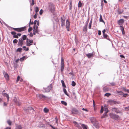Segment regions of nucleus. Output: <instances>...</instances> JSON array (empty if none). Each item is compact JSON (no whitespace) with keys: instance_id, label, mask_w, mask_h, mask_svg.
Segmentation results:
<instances>
[{"instance_id":"nucleus-1","label":"nucleus","mask_w":129,"mask_h":129,"mask_svg":"<svg viewBox=\"0 0 129 129\" xmlns=\"http://www.w3.org/2000/svg\"><path fill=\"white\" fill-rule=\"evenodd\" d=\"M48 9L52 13H53L55 11V6L52 3H50L49 4Z\"/></svg>"},{"instance_id":"nucleus-2","label":"nucleus","mask_w":129,"mask_h":129,"mask_svg":"<svg viewBox=\"0 0 129 129\" xmlns=\"http://www.w3.org/2000/svg\"><path fill=\"white\" fill-rule=\"evenodd\" d=\"M13 29L14 30L18 32H20L25 31L26 29V26H24L20 28H13Z\"/></svg>"},{"instance_id":"nucleus-3","label":"nucleus","mask_w":129,"mask_h":129,"mask_svg":"<svg viewBox=\"0 0 129 129\" xmlns=\"http://www.w3.org/2000/svg\"><path fill=\"white\" fill-rule=\"evenodd\" d=\"M109 115L111 118L115 120H117L119 118V116L118 115L115 114L110 113Z\"/></svg>"},{"instance_id":"nucleus-4","label":"nucleus","mask_w":129,"mask_h":129,"mask_svg":"<svg viewBox=\"0 0 129 129\" xmlns=\"http://www.w3.org/2000/svg\"><path fill=\"white\" fill-rule=\"evenodd\" d=\"M60 67L61 71V72H62L63 71L64 67V61L63 57L61 58Z\"/></svg>"},{"instance_id":"nucleus-5","label":"nucleus","mask_w":129,"mask_h":129,"mask_svg":"<svg viewBox=\"0 0 129 129\" xmlns=\"http://www.w3.org/2000/svg\"><path fill=\"white\" fill-rule=\"evenodd\" d=\"M26 46H29L32 45V43H33V41L32 40L27 38L26 39Z\"/></svg>"},{"instance_id":"nucleus-6","label":"nucleus","mask_w":129,"mask_h":129,"mask_svg":"<svg viewBox=\"0 0 129 129\" xmlns=\"http://www.w3.org/2000/svg\"><path fill=\"white\" fill-rule=\"evenodd\" d=\"M61 26L63 27L65 25V18L63 16V17H61Z\"/></svg>"},{"instance_id":"nucleus-7","label":"nucleus","mask_w":129,"mask_h":129,"mask_svg":"<svg viewBox=\"0 0 129 129\" xmlns=\"http://www.w3.org/2000/svg\"><path fill=\"white\" fill-rule=\"evenodd\" d=\"M70 22L68 20H67L66 22V27L68 31H69V27L70 25Z\"/></svg>"},{"instance_id":"nucleus-8","label":"nucleus","mask_w":129,"mask_h":129,"mask_svg":"<svg viewBox=\"0 0 129 129\" xmlns=\"http://www.w3.org/2000/svg\"><path fill=\"white\" fill-rule=\"evenodd\" d=\"M91 122L95 127L97 128H98L99 127V124L97 122H94V121H91Z\"/></svg>"},{"instance_id":"nucleus-9","label":"nucleus","mask_w":129,"mask_h":129,"mask_svg":"<svg viewBox=\"0 0 129 129\" xmlns=\"http://www.w3.org/2000/svg\"><path fill=\"white\" fill-rule=\"evenodd\" d=\"M39 97L40 99L43 100H46V99L48 98L47 96H46L45 95L41 94H39Z\"/></svg>"},{"instance_id":"nucleus-10","label":"nucleus","mask_w":129,"mask_h":129,"mask_svg":"<svg viewBox=\"0 0 129 129\" xmlns=\"http://www.w3.org/2000/svg\"><path fill=\"white\" fill-rule=\"evenodd\" d=\"M23 44V41L21 38L19 39L18 44V46H22Z\"/></svg>"},{"instance_id":"nucleus-11","label":"nucleus","mask_w":129,"mask_h":129,"mask_svg":"<svg viewBox=\"0 0 129 129\" xmlns=\"http://www.w3.org/2000/svg\"><path fill=\"white\" fill-rule=\"evenodd\" d=\"M94 55V52H92L91 53H89L88 54H86V56L88 58H90L91 57L93 56V55Z\"/></svg>"},{"instance_id":"nucleus-12","label":"nucleus","mask_w":129,"mask_h":129,"mask_svg":"<svg viewBox=\"0 0 129 129\" xmlns=\"http://www.w3.org/2000/svg\"><path fill=\"white\" fill-rule=\"evenodd\" d=\"M124 22V20L123 19H121L118 20L117 21L118 24L120 26H121Z\"/></svg>"},{"instance_id":"nucleus-13","label":"nucleus","mask_w":129,"mask_h":129,"mask_svg":"<svg viewBox=\"0 0 129 129\" xmlns=\"http://www.w3.org/2000/svg\"><path fill=\"white\" fill-rule=\"evenodd\" d=\"M4 77L7 81H8L9 80V76L6 72H5L4 74Z\"/></svg>"},{"instance_id":"nucleus-14","label":"nucleus","mask_w":129,"mask_h":129,"mask_svg":"<svg viewBox=\"0 0 129 129\" xmlns=\"http://www.w3.org/2000/svg\"><path fill=\"white\" fill-rule=\"evenodd\" d=\"M112 111L116 113H120V111L118 109L115 108H112Z\"/></svg>"},{"instance_id":"nucleus-15","label":"nucleus","mask_w":129,"mask_h":129,"mask_svg":"<svg viewBox=\"0 0 129 129\" xmlns=\"http://www.w3.org/2000/svg\"><path fill=\"white\" fill-rule=\"evenodd\" d=\"M11 34L12 35H13V37L14 38H18V37L17 35H16V33L15 31H12L11 32Z\"/></svg>"},{"instance_id":"nucleus-16","label":"nucleus","mask_w":129,"mask_h":129,"mask_svg":"<svg viewBox=\"0 0 129 129\" xmlns=\"http://www.w3.org/2000/svg\"><path fill=\"white\" fill-rule=\"evenodd\" d=\"M80 124L81 125L83 129H87L88 128V126L84 124H82L81 123H80Z\"/></svg>"},{"instance_id":"nucleus-17","label":"nucleus","mask_w":129,"mask_h":129,"mask_svg":"<svg viewBox=\"0 0 129 129\" xmlns=\"http://www.w3.org/2000/svg\"><path fill=\"white\" fill-rule=\"evenodd\" d=\"M120 29L122 31V34L123 35H124L125 33L123 26H120Z\"/></svg>"},{"instance_id":"nucleus-18","label":"nucleus","mask_w":129,"mask_h":129,"mask_svg":"<svg viewBox=\"0 0 129 129\" xmlns=\"http://www.w3.org/2000/svg\"><path fill=\"white\" fill-rule=\"evenodd\" d=\"M74 123L78 128H81V126L80 125V123H79L75 121L74 122Z\"/></svg>"},{"instance_id":"nucleus-19","label":"nucleus","mask_w":129,"mask_h":129,"mask_svg":"<svg viewBox=\"0 0 129 129\" xmlns=\"http://www.w3.org/2000/svg\"><path fill=\"white\" fill-rule=\"evenodd\" d=\"M25 111H29L30 110L32 112H33V111H34V109L33 108L31 107H28V109H24Z\"/></svg>"},{"instance_id":"nucleus-20","label":"nucleus","mask_w":129,"mask_h":129,"mask_svg":"<svg viewBox=\"0 0 129 129\" xmlns=\"http://www.w3.org/2000/svg\"><path fill=\"white\" fill-rule=\"evenodd\" d=\"M33 28L34 29L33 31L36 32L37 33H38L39 32V30L38 29V26H37L36 28L35 26Z\"/></svg>"},{"instance_id":"nucleus-21","label":"nucleus","mask_w":129,"mask_h":129,"mask_svg":"<svg viewBox=\"0 0 129 129\" xmlns=\"http://www.w3.org/2000/svg\"><path fill=\"white\" fill-rule=\"evenodd\" d=\"M4 95L7 97V102H8L9 101V95L8 94H7L6 93H3Z\"/></svg>"},{"instance_id":"nucleus-22","label":"nucleus","mask_w":129,"mask_h":129,"mask_svg":"<svg viewBox=\"0 0 129 129\" xmlns=\"http://www.w3.org/2000/svg\"><path fill=\"white\" fill-rule=\"evenodd\" d=\"M100 21V22H102L104 23V24H105V21H104V20H103L102 18V16L100 14V17L99 19Z\"/></svg>"},{"instance_id":"nucleus-23","label":"nucleus","mask_w":129,"mask_h":129,"mask_svg":"<svg viewBox=\"0 0 129 129\" xmlns=\"http://www.w3.org/2000/svg\"><path fill=\"white\" fill-rule=\"evenodd\" d=\"M27 58V57L26 56H24L20 58V60L21 61H23L24 60L26 59Z\"/></svg>"},{"instance_id":"nucleus-24","label":"nucleus","mask_w":129,"mask_h":129,"mask_svg":"<svg viewBox=\"0 0 129 129\" xmlns=\"http://www.w3.org/2000/svg\"><path fill=\"white\" fill-rule=\"evenodd\" d=\"M14 101L15 103L18 106H20L21 104V103L19 102H18L16 100L14 99Z\"/></svg>"},{"instance_id":"nucleus-25","label":"nucleus","mask_w":129,"mask_h":129,"mask_svg":"<svg viewBox=\"0 0 129 129\" xmlns=\"http://www.w3.org/2000/svg\"><path fill=\"white\" fill-rule=\"evenodd\" d=\"M87 24H86L83 27V30L84 31L86 32L87 31Z\"/></svg>"},{"instance_id":"nucleus-26","label":"nucleus","mask_w":129,"mask_h":129,"mask_svg":"<svg viewBox=\"0 0 129 129\" xmlns=\"http://www.w3.org/2000/svg\"><path fill=\"white\" fill-rule=\"evenodd\" d=\"M22 40H23V41L25 40H26L27 36L25 35H24L22 36L21 38H20Z\"/></svg>"},{"instance_id":"nucleus-27","label":"nucleus","mask_w":129,"mask_h":129,"mask_svg":"<svg viewBox=\"0 0 129 129\" xmlns=\"http://www.w3.org/2000/svg\"><path fill=\"white\" fill-rule=\"evenodd\" d=\"M42 91L43 92L47 93L50 91V89H43Z\"/></svg>"},{"instance_id":"nucleus-28","label":"nucleus","mask_w":129,"mask_h":129,"mask_svg":"<svg viewBox=\"0 0 129 129\" xmlns=\"http://www.w3.org/2000/svg\"><path fill=\"white\" fill-rule=\"evenodd\" d=\"M78 111L77 109L75 108H73V109L72 112V113H75L76 112H77Z\"/></svg>"},{"instance_id":"nucleus-29","label":"nucleus","mask_w":129,"mask_h":129,"mask_svg":"<svg viewBox=\"0 0 129 129\" xmlns=\"http://www.w3.org/2000/svg\"><path fill=\"white\" fill-rule=\"evenodd\" d=\"M92 19H91L90 21L89 24L88 28L89 29H90L91 27V25L92 23Z\"/></svg>"},{"instance_id":"nucleus-30","label":"nucleus","mask_w":129,"mask_h":129,"mask_svg":"<svg viewBox=\"0 0 129 129\" xmlns=\"http://www.w3.org/2000/svg\"><path fill=\"white\" fill-rule=\"evenodd\" d=\"M61 83L62 84V85L63 87L64 88H66V86L64 82V81L63 80H62L61 81Z\"/></svg>"},{"instance_id":"nucleus-31","label":"nucleus","mask_w":129,"mask_h":129,"mask_svg":"<svg viewBox=\"0 0 129 129\" xmlns=\"http://www.w3.org/2000/svg\"><path fill=\"white\" fill-rule=\"evenodd\" d=\"M117 92L119 95H122L123 94V93L122 91H117Z\"/></svg>"},{"instance_id":"nucleus-32","label":"nucleus","mask_w":129,"mask_h":129,"mask_svg":"<svg viewBox=\"0 0 129 129\" xmlns=\"http://www.w3.org/2000/svg\"><path fill=\"white\" fill-rule=\"evenodd\" d=\"M107 113H105V112L104 114L103 115V116L101 117V118H105L106 117H107Z\"/></svg>"},{"instance_id":"nucleus-33","label":"nucleus","mask_w":129,"mask_h":129,"mask_svg":"<svg viewBox=\"0 0 129 129\" xmlns=\"http://www.w3.org/2000/svg\"><path fill=\"white\" fill-rule=\"evenodd\" d=\"M22 48H18L16 50L17 52H21L22 51Z\"/></svg>"},{"instance_id":"nucleus-34","label":"nucleus","mask_w":129,"mask_h":129,"mask_svg":"<svg viewBox=\"0 0 129 129\" xmlns=\"http://www.w3.org/2000/svg\"><path fill=\"white\" fill-rule=\"evenodd\" d=\"M39 11V8L38 7H36L35 8V11L36 12V13H38Z\"/></svg>"},{"instance_id":"nucleus-35","label":"nucleus","mask_w":129,"mask_h":129,"mask_svg":"<svg viewBox=\"0 0 129 129\" xmlns=\"http://www.w3.org/2000/svg\"><path fill=\"white\" fill-rule=\"evenodd\" d=\"M61 103L65 106L67 105V104L66 102L63 101H61Z\"/></svg>"},{"instance_id":"nucleus-36","label":"nucleus","mask_w":129,"mask_h":129,"mask_svg":"<svg viewBox=\"0 0 129 129\" xmlns=\"http://www.w3.org/2000/svg\"><path fill=\"white\" fill-rule=\"evenodd\" d=\"M82 4L81 3V1H80L79 2L78 4V7H81L82 6Z\"/></svg>"},{"instance_id":"nucleus-37","label":"nucleus","mask_w":129,"mask_h":129,"mask_svg":"<svg viewBox=\"0 0 129 129\" xmlns=\"http://www.w3.org/2000/svg\"><path fill=\"white\" fill-rule=\"evenodd\" d=\"M44 111L45 112L47 113L49 111V110L48 109H47L46 108H44Z\"/></svg>"},{"instance_id":"nucleus-38","label":"nucleus","mask_w":129,"mask_h":129,"mask_svg":"<svg viewBox=\"0 0 129 129\" xmlns=\"http://www.w3.org/2000/svg\"><path fill=\"white\" fill-rule=\"evenodd\" d=\"M16 129H22V127L21 125H19L16 126Z\"/></svg>"},{"instance_id":"nucleus-39","label":"nucleus","mask_w":129,"mask_h":129,"mask_svg":"<svg viewBox=\"0 0 129 129\" xmlns=\"http://www.w3.org/2000/svg\"><path fill=\"white\" fill-rule=\"evenodd\" d=\"M63 91L64 93L65 94L67 95L68 96H69L68 94L66 89H63Z\"/></svg>"},{"instance_id":"nucleus-40","label":"nucleus","mask_w":129,"mask_h":129,"mask_svg":"<svg viewBox=\"0 0 129 129\" xmlns=\"http://www.w3.org/2000/svg\"><path fill=\"white\" fill-rule=\"evenodd\" d=\"M103 36L104 38H106L107 39H108L107 38L108 37V36L106 34H103Z\"/></svg>"},{"instance_id":"nucleus-41","label":"nucleus","mask_w":129,"mask_h":129,"mask_svg":"<svg viewBox=\"0 0 129 129\" xmlns=\"http://www.w3.org/2000/svg\"><path fill=\"white\" fill-rule=\"evenodd\" d=\"M7 122L9 124V125H10L11 124L12 122L10 121L9 120H8L7 121Z\"/></svg>"},{"instance_id":"nucleus-42","label":"nucleus","mask_w":129,"mask_h":129,"mask_svg":"<svg viewBox=\"0 0 129 129\" xmlns=\"http://www.w3.org/2000/svg\"><path fill=\"white\" fill-rule=\"evenodd\" d=\"M32 2L31 3H30V5L31 6H33L35 4V2L34 0H31Z\"/></svg>"},{"instance_id":"nucleus-43","label":"nucleus","mask_w":129,"mask_h":129,"mask_svg":"<svg viewBox=\"0 0 129 129\" xmlns=\"http://www.w3.org/2000/svg\"><path fill=\"white\" fill-rule=\"evenodd\" d=\"M46 125H49L52 128L55 129L54 128V127L51 124H49L48 122L46 124Z\"/></svg>"},{"instance_id":"nucleus-44","label":"nucleus","mask_w":129,"mask_h":129,"mask_svg":"<svg viewBox=\"0 0 129 129\" xmlns=\"http://www.w3.org/2000/svg\"><path fill=\"white\" fill-rule=\"evenodd\" d=\"M111 95V94L110 93H107L105 94V96H106L108 97L109 96Z\"/></svg>"},{"instance_id":"nucleus-45","label":"nucleus","mask_w":129,"mask_h":129,"mask_svg":"<svg viewBox=\"0 0 129 129\" xmlns=\"http://www.w3.org/2000/svg\"><path fill=\"white\" fill-rule=\"evenodd\" d=\"M104 110L105 112V113H107L108 112V109L107 108H105Z\"/></svg>"},{"instance_id":"nucleus-46","label":"nucleus","mask_w":129,"mask_h":129,"mask_svg":"<svg viewBox=\"0 0 129 129\" xmlns=\"http://www.w3.org/2000/svg\"><path fill=\"white\" fill-rule=\"evenodd\" d=\"M20 79V76H18L17 77V78L16 80V82H17Z\"/></svg>"},{"instance_id":"nucleus-47","label":"nucleus","mask_w":129,"mask_h":129,"mask_svg":"<svg viewBox=\"0 0 129 129\" xmlns=\"http://www.w3.org/2000/svg\"><path fill=\"white\" fill-rule=\"evenodd\" d=\"M38 14V13H36L35 15L34 16V18L36 19L37 17V16Z\"/></svg>"},{"instance_id":"nucleus-48","label":"nucleus","mask_w":129,"mask_h":129,"mask_svg":"<svg viewBox=\"0 0 129 129\" xmlns=\"http://www.w3.org/2000/svg\"><path fill=\"white\" fill-rule=\"evenodd\" d=\"M53 87V85L52 84H50L49 86H48V88L49 89L52 88Z\"/></svg>"},{"instance_id":"nucleus-49","label":"nucleus","mask_w":129,"mask_h":129,"mask_svg":"<svg viewBox=\"0 0 129 129\" xmlns=\"http://www.w3.org/2000/svg\"><path fill=\"white\" fill-rule=\"evenodd\" d=\"M75 85L76 83L74 81H73L72 82V85L73 86H75Z\"/></svg>"},{"instance_id":"nucleus-50","label":"nucleus","mask_w":129,"mask_h":129,"mask_svg":"<svg viewBox=\"0 0 129 129\" xmlns=\"http://www.w3.org/2000/svg\"><path fill=\"white\" fill-rule=\"evenodd\" d=\"M33 29V28L31 27H30L28 29V31L29 32H30Z\"/></svg>"},{"instance_id":"nucleus-51","label":"nucleus","mask_w":129,"mask_h":129,"mask_svg":"<svg viewBox=\"0 0 129 129\" xmlns=\"http://www.w3.org/2000/svg\"><path fill=\"white\" fill-rule=\"evenodd\" d=\"M17 42L18 40L16 39H14L13 41V43L14 44L17 43Z\"/></svg>"},{"instance_id":"nucleus-52","label":"nucleus","mask_w":129,"mask_h":129,"mask_svg":"<svg viewBox=\"0 0 129 129\" xmlns=\"http://www.w3.org/2000/svg\"><path fill=\"white\" fill-rule=\"evenodd\" d=\"M103 112V107L102 106L101 107V110L100 112L101 113H102Z\"/></svg>"},{"instance_id":"nucleus-53","label":"nucleus","mask_w":129,"mask_h":129,"mask_svg":"<svg viewBox=\"0 0 129 129\" xmlns=\"http://www.w3.org/2000/svg\"><path fill=\"white\" fill-rule=\"evenodd\" d=\"M43 12V11L41 9L39 12V13L40 15H41Z\"/></svg>"},{"instance_id":"nucleus-54","label":"nucleus","mask_w":129,"mask_h":129,"mask_svg":"<svg viewBox=\"0 0 129 129\" xmlns=\"http://www.w3.org/2000/svg\"><path fill=\"white\" fill-rule=\"evenodd\" d=\"M128 95L126 93V94H124L123 93V96L124 97H126Z\"/></svg>"},{"instance_id":"nucleus-55","label":"nucleus","mask_w":129,"mask_h":129,"mask_svg":"<svg viewBox=\"0 0 129 129\" xmlns=\"http://www.w3.org/2000/svg\"><path fill=\"white\" fill-rule=\"evenodd\" d=\"M110 85L112 86H113L115 85V83L114 82H113L110 83Z\"/></svg>"},{"instance_id":"nucleus-56","label":"nucleus","mask_w":129,"mask_h":129,"mask_svg":"<svg viewBox=\"0 0 129 129\" xmlns=\"http://www.w3.org/2000/svg\"><path fill=\"white\" fill-rule=\"evenodd\" d=\"M37 20H35L34 22V27L35 26L36 27V24L37 23Z\"/></svg>"},{"instance_id":"nucleus-57","label":"nucleus","mask_w":129,"mask_h":129,"mask_svg":"<svg viewBox=\"0 0 129 129\" xmlns=\"http://www.w3.org/2000/svg\"><path fill=\"white\" fill-rule=\"evenodd\" d=\"M98 34L99 35H101V31L100 30L98 31Z\"/></svg>"},{"instance_id":"nucleus-58","label":"nucleus","mask_w":129,"mask_h":129,"mask_svg":"<svg viewBox=\"0 0 129 129\" xmlns=\"http://www.w3.org/2000/svg\"><path fill=\"white\" fill-rule=\"evenodd\" d=\"M70 9H71L72 8V2H71L70 4Z\"/></svg>"},{"instance_id":"nucleus-59","label":"nucleus","mask_w":129,"mask_h":129,"mask_svg":"<svg viewBox=\"0 0 129 129\" xmlns=\"http://www.w3.org/2000/svg\"><path fill=\"white\" fill-rule=\"evenodd\" d=\"M120 57H121L122 58H125V57L124 56H123V55H120Z\"/></svg>"},{"instance_id":"nucleus-60","label":"nucleus","mask_w":129,"mask_h":129,"mask_svg":"<svg viewBox=\"0 0 129 129\" xmlns=\"http://www.w3.org/2000/svg\"><path fill=\"white\" fill-rule=\"evenodd\" d=\"M82 110L83 111H86L87 112H88V110H87V109H85L84 108H83L82 109Z\"/></svg>"},{"instance_id":"nucleus-61","label":"nucleus","mask_w":129,"mask_h":129,"mask_svg":"<svg viewBox=\"0 0 129 129\" xmlns=\"http://www.w3.org/2000/svg\"><path fill=\"white\" fill-rule=\"evenodd\" d=\"M29 36L31 37H32L33 36V34L31 33H30L29 34Z\"/></svg>"},{"instance_id":"nucleus-62","label":"nucleus","mask_w":129,"mask_h":129,"mask_svg":"<svg viewBox=\"0 0 129 129\" xmlns=\"http://www.w3.org/2000/svg\"><path fill=\"white\" fill-rule=\"evenodd\" d=\"M55 119L56 120V123H57V121H58V119L57 117H56L55 118Z\"/></svg>"},{"instance_id":"nucleus-63","label":"nucleus","mask_w":129,"mask_h":129,"mask_svg":"<svg viewBox=\"0 0 129 129\" xmlns=\"http://www.w3.org/2000/svg\"><path fill=\"white\" fill-rule=\"evenodd\" d=\"M125 109L127 110H129V106L128 107H125Z\"/></svg>"},{"instance_id":"nucleus-64","label":"nucleus","mask_w":129,"mask_h":129,"mask_svg":"<svg viewBox=\"0 0 129 129\" xmlns=\"http://www.w3.org/2000/svg\"><path fill=\"white\" fill-rule=\"evenodd\" d=\"M106 31V30L105 29H104L102 31L103 34H105V32Z\"/></svg>"}]
</instances>
